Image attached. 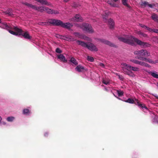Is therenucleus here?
I'll use <instances>...</instances> for the list:
<instances>
[{"label": "nucleus", "mask_w": 158, "mask_h": 158, "mask_svg": "<svg viewBox=\"0 0 158 158\" xmlns=\"http://www.w3.org/2000/svg\"><path fill=\"white\" fill-rule=\"evenodd\" d=\"M108 4H110L111 6H113V7L115 6V4L113 2H111L110 1H108Z\"/></svg>", "instance_id": "obj_42"}, {"label": "nucleus", "mask_w": 158, "mask_h": 158, "mask_svg": "<svg viewBox=\"0 0 158 158\" xmlns=\"http://www.w3.org/2000/svg\"><path fill=\"white\" fill-rule=\"evenodd\" d=\"M135 104L138 105L139 107H141L142 109L145 108L146 109H148L147 108L146 106L145 105L141 103L138 100L135 99Z\"/></svg>", "instance_id": "obj_11"}, {"label": "nucleus", "mask_w": 158, "mask_h": 158, "mask_svg": "<svg viewBox=\"0 0 158 158\" xmlns=\"http://www.w3.org/2000/svg\"><path fill=\"white\" fill-rule=\"evenodd\" d=\"M134 54L137 55L135 58L140 60L143 61L147 57L150 56V53L145 49H141L134 52Z\"/></svg>", "instance_id": "obj_2"}, {"label": "nucleus", "mask_w": 158, "mask_h": 158, "mask_svg": "<svg viewBox=\"0 0 158 158\" xmlns=\"http://www.w3.org/2000/svg\"><path fill=\"white\" fill-rule=\"evenodd\" d=\"M117 92L118 96H121L123 95V92L122 91L117 90Z\"/></svg>", "instance_id": "obj_34"}, {"label": "nucleus", "mask_w": 158, "mask_h": 158, "mask_svg": "<svg viewBox=\"0 0 158 158\" xmlns=\"http://www.w3.org/2000/svg\"><path fill=\"white\" fill-rule=\"evenodd\" d=\"M157 43H158V42H157Z\"/></svg>", "instance_id": "obj_59"}, {"label": "nucleus", "mask_w": 158, "mask_h": 158, "mask_svg": "<svg viewBox=\"0 0 158 158\" xmlns=\"http://www.w3.org/2000/svg\"><path fill=\"white\" fill-rule=\"evenodd\" d=\"M82 28L83 31H86L89 33H92L94 32V31L91 25L88 23H83Z\"/></svg>", "instance_id": "obj_5"}, {"label": "nucleus", "mask_w": 158, "mask_h": 158, "mask_svg": "<svg viewBox=\"0 0 158 158\" xmlns=\"http://www.w3.org/2000/svg\"><path fill=\"white\" fill-rule=\"evenodd\" d=\"M71 20L75 21L76 22H81L82 21V19L79 15H76L74 18L71 19Z\"/></svg>", "instance_id": "obj_10"}, {"label": "nucleus", "mask_w": 158, "mask_h": 158, "mask_svg": "<svg viewBox=\"0 0 158 158\" xmlns=\"http://www.w3.org/2000/svg\"><path fill=\"white\" fill-rule=\"evenodd\" d=\"M122 68L123 73L128 75L130 77H134L135 75L132 72L130 71L131 66L126 63L121 64Z\"/></svg>", "instance_id": "obj_3"}, {"label": "nucleus", "mask_w": 158, "mask_h": 158, "mask_svg": "<svg viewBox=\"0 0 158 158\" xmlns=\"http://www.w3.org/2000/svg\"><path fill=\"white\" fill-rule=\"evenodd\" d=\"M48 135V133H45V134H44V136H47Z\"/></svg>", "instance_id": "obj_53"}, {"label": "nucleus", "mask_w": 158, "mask_h": 158, "mask_svg": "<svg viewBox=\"0 0 158 158\" xmlns=\"http://www.w3.org/2000/svg\"><path fill=\"white\" fill-rule=\"evenodd\" d=\"M23 113L24 114L28 115L30 113V111L28 109H25L23 110Z\"/></svg>", "instance_id": "obj_25"}, {"label": "nucleus", "mask_w": 158, "mask_h": 158, "mask_svg": "<svg viewBox=\"0 0 158 158\" xmlns=\"http://www.w3.org/2000/svg\"><path fill=\"white\" fill-rule=\"evenodd\" d=\"M127 1L128 0H122V4L128 8H130V6L127 3Z\"/></svg>", "instance_id": "obj_26"}, {"label": "nucleus", "mask_w": 158, "mask_h": 158, "mask_svg": "<svg viewBox=\"0 0 158 158\" xmlns=\"http://www.w3.org/2000/svg\"><path fill=\"white\" fill-rule=\"evenodd\" d=\"M37 6L35 5H33L32 4H31L30 8H31L32 9L35 10H37Z\"/></svg>", "instance_id": "obj_39"}, {"label": "nucleus", "mask_w": 158, "mask_h": 158, "mask_svg": "<svg viewBox=\"0 0 158 158\" xmlns=\"http://www.w3.org/2000/svg\"><path fill=\"white\" fill-rule=\"evenodd\" d=\"M65 38L68 39L70 41H74L76 40V39L71 36H70L68 37H66Z\"/></svg>", "instance_id": "obj_33"}, {"label": "nucleus", "mask_w": 158, "mask_h": 158, "mask_svg": "<svg viewBox=\"0 0 158 158\" xmlns=\"http://www.w3.org/2000/svg\"><path fill=\"white\" fill-rule=\"evenodd\" d=\"M15 118L13 117H9L7 118V120L8 122H11L14 120Z\"/></svg>", "instance_id": "obj_32"}, {"label": "nucleus", "mask_w": 158, "mask_h": 158, "mask_svg": "<svg viewBox=\"0 0 158 158\" xmlns=\"http://www.w3.org/2000/svg\"><path fill=\"white\" fill-rule=\"evenodd\" d=\"M153 95L156 98L158 99V96L157 94H156L155 95Z\"/></svg>", "instance_id": "obj_52"}, {"label": "nucleus", "mask_w": 158, "mask_h": 158, "mask_svg": "<svg viewBox=\"0 0 158 158\" xmlns=\"http://www.w3.org/2000/svg\"><path fill=\"white\" fill-rule=\"evenodd\" d=\"M140 5L142 6H144V7H146L147 6H148L151 8H152L153 6L152 5L149 4L148 2L147 1L141 2Z\"/></svg>", "instance_id": "obj_12"}, {"label": "nucleus", "mask_w": 158, "mask_h": 158, "mask_svg": "<svg viewBox=\"0 0 158 158\" xmlns=\"http://www.w3.org/2000/svg\"><path fill=\"white\" fill-rule=\"evenodd\" d=\"M107 15H108L107 14H106V15L104 16H103V19H105V20L106 19L108 18Z\"/></svg>", "instance_id": "obj_48"}, {"label": "nucleus", "mask_w": 158, "mask_h": 158, "mask_svg": "<svg viewBox=\"0 0 158 158\" xmlns=\"http://www.w3.org/2000/svg\"><path fill=\"white\" fill-rule=\"evenodd\" d=\"M75 69L78 72H82L85 70V68L83 66L79 65L76 67Z\"/></svg>", "instance_id": "obj_13"}, {"label": "nucleus", "mask_w": 158, "mask_h": 158, "mask_svg": "<svg viewBox=\"0 0 158 158\" xmlns=\"http://www.w3.org/2000/svg\"><path fill=\"white\" fill-rule=\"evenodd\" d=\"M1 23V19H0V23Z\"/></svg>", "instance_id": "obj_58"}, {"label": "nucleus", "mask_w": 158, "mask_h": 158, "mask_svg": "<svg viewBox=\"0 0 158 158\" xmlns=\"http://www.w3.org/2000/svg\"><path fill=\"white\" fill-rule=\"evenodd\" d=\"M109 25L110 26V28L112 29L114 27V23L111 19H110L108 21Z\"/></svg>", "instance_id": "obj_18"}, {"label": "nucleus", "mask_w": 158, "mask_h": 158, "mask_svg": "<svg viewBox=\"0 0 158 158\" xmlns=\"http://www.w3.org/2000/svg\"><path fill=\"white\" fill-rule=\"evenodd\" d=\"M5 13L11 16L13 15L12 14V10L11 9L9 8L6 10Z\"/></svg>", "instance_id": "obj_23"}, {"label": "nucleus", "mask_w": 158, "mask_h": 158, "mask_svg": "<svg viewBox=\"0 0 158 158\" xmlns=\"http://www.w3.org/2000/svg\"><path fill=\"white\" fill-rule=\"evenodd\" d=\"M146 59H145L143 61H145L146 62H148L151 64L155 63L152 60V59H149V58H146Z\"/></svg>", "instance_id": "obj_31"}, {"label": "nucleus", "mask_w": 158, "mask_h": 158, "mask_svg": "<svg viewBox=\"0 0 158 158\" xmlns=\"http://www.w3.org/2000/svg\"><path fill=\"white\" fill-rule=\"evenodd\" d=\"M152 19L155 21H158V16L156 14L154 13L152 14L151 16Z\"/></svg>", "instance_id": "obj_20"}, {"label": "nucleus", "mask_w": 158, "mask_h": 158, "mask_svg": "<svg viewBox=\"0 0 158 158\" xmlns=\"http://www.w3.org/2000/svg\"><path fill=\"white\" fill-rule=\"evenodd\" d=\"M58 38H59L61 39H62V37H63L62 35H58L56 36Z\"/></svg>", "instance_id": "obj_50"}, {"label": "nucleus", "mask_w": 158, "mask_h": 158, "mask_svg": "<svg viewBox=\"0 0 158 158\" xmlns=\"http://www.w3.org/2000/svg\"><path fill=\"white\" fill-rule=\"evenodd\" d=\"M2 118L1 117V116H0V122L2 120Z\"/></svg>", "instance_id": "obj_54"}, {"label": "nucleus", "mask_w": 158, "mask_h": 158, "mask_svg": "<svg viewBox=\"0 0 158 158\" xmlns=\"http://www.w3.org/2000/svg\"><path fill=\"white\" fill-rule=\"evenodd\" d=\"M1 26L3 28L6 29L7 30L10 29H14L15 31H17L19 33H21L22 31V29L16 27H12L10 25H8L6 23H3L2 24Z\"/></svg>", "instance_id": "obj_4"}, {"label": "nucleus", "mask_w": 158, "mask_h": 158, "mask_svg": "<svg viewBox=\"0 0 158 158\" xmlns=\"http://www.w3.org/2000/svg\"><path fill=\"white\" fill-rule=\"evenodd\" d=\"M22 35L26 39H31V36L27 31L25 32L24 33L22 34Z\"/></svg>", "instance_id": "obj_17"}, {"label": "nucleus", "mask_w": 158, "mask_h": 158, "mask_svg": "<svg viewBox=\"0 0 158 158\" xmlns=\"http://www.w3.org/2000/svg\"><path fill=\"white\" fill-rule=\"evenodd\" d=\"M102 82L103 84L106 85H107L109 83V81L108 80H106L104 79H103Z\"/></svg>", "instance_id": "obj_38"}, {"label": "nucleus", "mask_w": 158, "mask_h": 158, "mask_svg": "<svg viewBox=\"0 0 158 158\" xmlns=\"http://www.w3.org/2000/svg\"><path fill=\"white\" fill-rule=\"evenodd\" d=\"M146 29L148 30V31H149L150 32H153V29H152L148 27H147V28H146Z\"/></svg>", "instance_id": "obj_45"}, {"label": "nucleus", "mask_w": 158, "mask_h": 158, "mask_svg": "<svg viewBox=\"0 0 158 158\" xmlns=\"http://www.w3.org/2000/svg\"><path fill=\"white\" fill-rule=\"evenodd\" d=\"M131 70L134 71H137L139 70V69L136 67H132L131 66L130 71Z\"/></svg>", "instance_id": "obj_30"}, {"label": "nucleus", "mask_w": 158, "mask_h": 158, "mask_svg": "<svg viewBox=\"0 0 158 158\" xmlns=\"http://www.w3.org/2000/svg\"><path fill=\"white\" fill-rule=\"evenodd\" d=\"M56 52L58 53H61L62 52V51L59 48H57L56 50Z\"/></svg>", "instance_id": "obj_41"}, {"label": "nucleus", "mask_w": 158, "mask_h": 158, "mask_svg": "<svg viewBox=\"0 0 158 158\" xmlns=\"http://www.w3.org/2000/svg\"><path fill=\"white\" fill-rule=\"evenodd\" d=\"M22 3L25 6H28V7L30 8L31 6V4L27 2H22Z\"/></svg>", "instance_id": "obj_37"}, {"label": "nucleus", "mask_w": 158, "mask_h": 158, "mask_svg": "<svg viewBox=\"0 0 158 158\" xmlns=\"http://www.w3.org/2000/svg\"><path fill=\"white\" fill-rule=\"evenodd\" d=\"M153 32L156 33H158V29H153Z\"/></svg>", "instance_id": "obj_46"}, {"label": "nucleus", "mask_w": 158, "mask_h": 158, "mask_svg": "<svg viewBox=\"0 0 158 158\" xmlns=\"http://www.w3.org/2000/svg\"><path fill=\"white\" fill-rule=\"evenodd\" d=\"M99 41L105 44L109 45L111 47H113L114 48H117V46L116 45H115L114 44L110 42V41L105 40L104 39H100L99 40Z\"/></svg>", "instance_id": "obj_7"}, {"label": "nucleus", "mask_w": 158, "mask_h": 158, "mask_svg": "<svg viewBox=\"0 0 158 158\" xmlns=\"http://www.w3.org/2000/svg\"><path fill=\"white\" fill-rule=\"evenodd\" d=\"M38 2L40 3L42 5H46L48 6L50 5L48 2L45 0H39Z\"/></svg>", "instance_id": "obj_22"}, {"label": "nucleus", "mask_w": 158, "mask_h": 158, "mask_svg": "<svg viewBox=\"0 0 158 158\" xmlns=\"http://www.w3.org/2000/svg\"><path fill=\"white\" fill-rule=\"evenodd\" d=\"M2 124H3L5 125L6 124V123L5 122H3Z\"/></svg>", "instance_id": "obj_55"}, {"label": "nucleus", "mask_w": 158, "mask_h": 158, "mask_svg": "<svg viewBox=\"0 0 158 158\" xmlns=\"http://www.w3.org/2000/svg\"><path fill=\"white\" fill-rule=\"evenodd\" d=\"M141 66L148 67L150 66L148 64L143 61L142 62Z\"/></svg>", "instance_id": "obj_36"}, {"label": "nucleus", "mask_w": 158, "mask_h": 158, "mask_svg": "<svg viewBox=\"0 0 158 158\" xmlns=\"http://www.w3.org/2000/svg\"><path fill=\"white\" fill-rule=\"evenodd\" d=\"M139 25L142 27L144 28L145 29H146L147 27V26L145 25H144L142 24H139Z\"/></svg>", "instance_id": "obj_43"}, {"label": "nucleus", "mask_w": 158, "mask_h": 158, "mask_svg": "<svg viewBox=\"0 0 158 158\" xmlns=\"http://www.w3.org/2000/svg\"><path fill=\"white\" fill-rule=\"evenodd\" d=\"M125 102H127L129 103H135V100H134L133 99L131 98H128L127 100H126Z\"/></svg>", "instance_id": "obj_28"}, {"label": "nucleus", "mask_w": 158, "mask_h": 158, "mask_svg": "<svg viewBox=\"0 0 158 158\" xmlns=\"http://www.w3.org/2000/svg\"><path fill=\"white\" fill-rule=\"evenodd\" d=\"M45 10L44 11L46 12L48 14H53V12H52V10H51L48 7H45V8H44Z\"/></svg>", "instance_id": "obj_27"}, {"label": "nucleus", "mask_w": 158, "mask_h": 158, "mask_svg": "<svg viewBox=\"0 0 158 158\" xmlns=\"http://www.w3.org/2000/svg\"><path fill=\"white\" fill-rule=\"evenodd\" d=\"M87 60L91 62H93L94 60V59L93 57L89 56H87Z\"/></svg>", "instance_id": "obj_35"}, {"label": "nucleus", "mask_w": 158, "mask_h": 158, "mask_svg": "<svg viewBox=\"0 0 158 158\" xmlns=\"http://www.w3.org/2000/svg\"><path fill=\"white\" fill-rule=\"evenodd\" d=\"M87 48L91 51H98V49L96 46L91 43H88Z\"/></svg>", "instance_id": "obj_8"}, {"label": "nucleus", "mask_w": 158, "mask_h": 158, "mask_svg": "<svg viewBox=\"0 0 158 158\" xmlns=\"http://www.w3.org/2000/svg\"><path fill=\"white\" fill-rule=\"evenodd\" d=\"M58 59H60L61 61H63L64 62H67V60H66L64 56L62 54L59 55L57 56Z\"/></svg>", "instance_id": "obj_14"}, {"label": "nucleus", "mask_w": 158, "mask_h": 158, "mask_svg": "<svg viewBox=\"0 0 158 158\" xmlns=\"http://www.w3.org/2000/svg\"><path fill=\"white\" fill-rule=\"evenodd\" d=\"M48 22L53 25L56 26H60L61 23H62V21L61 20L54 19H49Z\"/></svg>", "instance_id": "obj_6"}, {"label": "nucleus", "mask_w": 158, "mask_h": 158, "mask_svg": "<svg viewBox=\"0 0 158 158\" xmlns=\"http://www.w3.org/2000/svg\"><path fill=\"white\" fill-rule=\"evenodd\" d=\"M118 38L120 41L131 45H133L135 42L138 44L142 46L144 48L149 47L151 46V45L149 43L142 42L132 35L126 36L125 37H118Z\"/></svg>", "instance_id": "obj_1"}, {"label": "nucleus", "mask_w": 158, "mask_h": 158, "mask_svg": "<svg viewBox=\"0 0 158 158\" xmlns=\"http://www.w3.org/2000/svg\"><path fill=\"white\" fill-rule=\"evenodd\" d=\"M119 79L121 80H123V77L122 76L119 75L118 76Z\"/></svg>", "instance_id": "obj_47"}, {"label": "nucleus", "mask_w": 158, "mask_h": 158, "mask_svg": "<svg viewBox=\"0 0 158 158\" xmlns=\"http://www.w3.org/2000/svg\"><path fill=\"white\" fill-rule=\"evenodd\" d=\"M130 61L132 63H133L136 64H138L141 65L142 61H139L138 60L135 59H132L130 60Z\"/></svg>", "instance_id": "obj_19"}, {"label": "nucleus", "mask_w": 158, "mask_h": 158, "mask_svg": "<svg viewBox=\"0 0 158 158\" xmlns=\"http://www.w3.org/2000/svg\"><path fill=\"white\" fill-rule=\"evenodd\" d=\"M60 26L64 28L69 29L73 26V25L69 23H64L62 22V23H61Z\"/></svg>", "instance_id": "obj_9"}, {"label": "nucleus", "mask_w": 158, "mask_h": 158, "mask_svg": "<svg viewBox=\"0 0 158 158\" xmlns=\"http://www.w3.org/2000/svg\"><path fill=\"white\" fill-rule=\"evenodd\" d=\"M70 61L75 65L78 64V63L74 57H72L70 59Z\"/></svg>", "instance_id": "obj_29"}, {"label": "nucleus", "mask_w": 158, "mask_h": 158, "mask_svg": "<svg viewBox=\"0 0 158 158\" xmlns=\"http://www.w3.org/2000/svg\"><path fill=\"white\" fill-rule=\"evenodd\" d=\"M114 2H116L117 1H118V0H114Z\"/></svg>", "instance_id": "obj_56"}, {"label": "nucleus", "mask_w": 158, "mask_h": 158, "mask_svg": "<svg viewBox=\"0 0 158 158\" xmlns=\"http://www.w3.org/2000/svg\"><path fill=\"white\" fill-rule=\"evenodd\" d=\"M76 42L79 45H81L82 47L87 48L88 44L79 40H77Z\"/></svg>", "instance_id": "obj_16"}, {"label": "nucleus", "mask_w": 158, "mask_h": 158, "mask_svg": "<svg viewBox=\"0 0 158 158\" xmlns=\"http://www.w3.org/2000/svg\"><path fill=\"white\" fill-rule=\"evenodd\" d=\"M149 73L153 77L158 78V72L153 71L150 72Z\"/></svg>", "instance_id": "obj_15"}, {"label": "nucleus", "mask_w": 158, "mask_h": 158, "mask_svg": "<svg viewBox=\"0 0 158 158\" xmlns=\"http://www.w3.org/2000/svg\"><path fill=\"white\" fill-rule=\"evenodd\" d=\"M45 6H40L37 7V10L38 11H40L41 12H43L44 11Z\"/></svg>", "instance_id": "obj_24"}, {"label": "nucleus", "mask_w": 158, "mask_h": 158, "mask_svg": "<svg viewBox=\"0 0 158 158\" xmlns=\"http://www.w3.org/2000/svg\"><path fill=\"white\" fill-rule=\"evenodd\" d=\"M12 29H10L9 30H8V31H9V32L11 34L13 35H18L19 33V35H20L21 34L20 33H22L23 31L21 33H19L17 31H16V32H15L11 30ZM14 30V29H13Z\"/></svg>", "instance_id": "obj_21"}, {"label": "nucleus", "mask_w": 158, "mask_h": 158, "mask_svg": "<svg viewBox=\"0 0 158 158\" xmlns=\"http://www.w3.org/2000/svg\"><path fill=\"white\" fill-rule=\"evenodd\" d=\"M75 35L76 36H79V33L78 32H75L74 33Z\"/></svg>", "instance_id": "obj_49"}, {"label": "nucleus", "mask_w": 158, "mask_h": 158, "mask_svg": "<svg viewBox=\"0 0 158 158\" xmlns=\"http://www.w3.org/2000/svg\"><path fill=\"white\" fill-rule=\"evenodd\" d=\"M52 11L53 14H59V12L57 10H52Z\"/></svg>", "instance_id": "obj_44"}, {"label": "nucleus", "mask_w": 158, "mask_h": 158, "mask_svg": "<svg viewBox=\"0 0 158 158\" xmlns=\"http://www.w3.org/2000/svg\"><path fill=\"white\" fill-rule=\"evenodd\" d=\"M157 86L158 87V83H157Z\"/></svg>", "instance_id": "obj_57"}, {"label": "nucleus", "mask_w": 158, "mask_h": 158, "mask_svg": "<svg viewBox=\"0 0 158 158\" xmlns=\"http://www.w3.org/2000/svg\"><path fill=\"white\" fill-rule=\"evenodd\" d=\"M139 35L143 36V37H147V36H148L146 34L143 33H142V32H141L140 31H139Z\"/></svg>", "instance_id": "obj_40"}, {"label": "nucleus", "mask_w": 158, "mask_h": 158, "mask_svg": "<svg viewBox=\"0 0 158 158\" xmlns=\"http://www.w3.org/2000/svg\"><path fill=\"white\" fill-rule=\"evenodd\" d=\"M100 65L102 67H104V64L102 63H100Z\"/></svg>", "instance_id": "obj_51"}]
</instances>
